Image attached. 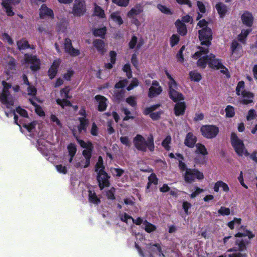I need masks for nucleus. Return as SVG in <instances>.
I'll return each instance as SVG.
<instances>
[{"label": "nucleus", "instance_id": "052dcab7", "mask_svg": "<svg viewBox=\"0 0 257 257\" xmlns=\"http://www.w3.org/2000/svg\"><path fill=\"white\" fill-rule=\"evenodd\" d=\"M90 133L93 136H97L99 133V128L95 123L93 122L90 128Z\"/></svg>", "mask_w": 257, "mask_h": 257}, {"label": "nucleus", "instance_id": "774afa93", "mask_svg": "<svg viewBox=\"0 0 257 257\" xmlns=\"http://www.w3.org/2000/svg\"><path fill=\"white\" fill-rule=\"evenodd\" d=\"M179 41V38L178 35L174 34L170 38V45L172 47L176 45Z\"/></svg>", "mask_w": 257, "mask_h": 257}, {"label": "nucleus", "instance_id": "b1692460", "mask_svg": "<svg viewBox=\"0 0 257 257\" xmlns=\"http://www.w3.org/2000/svg\"><path fill=\"white\" fill-rule=\"evenodd\" d=\"M220 188L223 192L226 193L230 191L228 185L226 183L221 180L217 181L214 184L213 190L215 192H218Z\"/></svg>", "mask_w": 257, "mask_h": 257}, {"label": "nucleus", "instance_id": "dca6fc26", "mask_svg": "<svg viewBox=\"0 0 257 257\" xmlns=\"http://www.w3.org/2000/svg\"><path fill=\"white\" fill-rule=\"evenodd\" d=\"M73 135L75 137L78 143L79 144L80 146L82 148L85 149L82 153L83 156L85 157V159H90L91 157L92 149L93 148V145L92 143L90 142H85L81 140H80L77 138V137L75 136L74 133H73Z\"/></svg>", "mask_w": 257, "mask_h": 257}, {"label": "nucleus", "instance_id": "39448f33", "mask_svg": "<svg viewBox=\"0 0 257 257\" xmlns=\"http://www.w3.org/2000/svg\"><path fill=\"white\" fill-rule=\"evenodd\" d=\"M165 74L168 79V94L170 98L174 102H177L184 99L183 95L179 91V86L167 70H165Z\"/></svg>", "mask_w": 257, "mask_h": 257}, {"label": "nucleus", "instance_id": "c756f323", "mask_svg": "<svg viewBox=\"0 0 257 257\" xmlns=\"http://www.w3.org/2000/svg\"><path fill=\"white\" fill-rule=\"evenodd\" d=\"M110 21L119 26L123 23V20L120 15V13L118 12H113L111 14Z\"/></svg>", "mask_w": 257, "mask_h": 257}, {"label": "nucleus", "instance_id": "5701e85b", "mask_svg": "<svg viewBox=\"0 0 257 257\" xmlns=\"http://www.w3.org/2000/svg\"><path fill=\"white\" fill-rule=\"evenodd\" d=\"M47 143L43 139L37 140V147L38 150L45 156L47 157L50 154V151L48 148Z\"/></svg>", "mask_w": 257, "mask_h": 257}, {"label": "nucleus", "instance_id": "bb28decb", "mask_svg": "<svg viewBox=\"0 0 257 257\" xmlns=\"http://www.w3.org/2000/svg\"><path fill=\"white\" fill-rule=\"evenodd\" d=\"M196 138L192 133H189L187 134L184 140V144L189 148L194 147L196 142Z\"/></svg>", "mask_w": 257, "mask_h": 257}, {"label": "nucleus", "instance_id": "864d4df0", "mask_svg": "<svg viewBox=\"0 0 257 257\" xmlns=\"http://www.w3.org/2000/svg\"><path fill=\"white\" fill-rule=\"evenodd\" d=\"M171 141V137L170 136H167L166 138L163 140L162 145L163 147L167 151H169L170 149L169 146Z\"/></svg>", "mask_w": 257, "mask_h": 257}, {"label": "nucleus", "instance_id": "473e14b6", "mask_svg": "<svg viewBox=\"0 0 257 257\" xmlns=\"http://www.w3.org/2000/svg\"><path fill=\"white\" fill-rule=\"evenodd\" d=\"M116 53L114 51L109 52L110 62L105 63V68L107 69H110L116 62Z\"/></svg>", "mask_w": 257, "mask_h": 257}, {"label": "nucleus", "instance_id": "ddd939ff", "mask_svg": "<svg viewBox=\"0 0 257 257\" xmlns=\"http://www.w3.org/2000/svg\"><path fill=\"white\" fill-rule=\"evenodd\" d=\"M86 11L84 0H75L73 5L71 13L75 17L83 15Z\"/></svg>", "mask_w": 257, "mask_h": 257}, {"label": "nucleus", "instance_id": "6ab92c4d", "mask_svg": "<svg viewBox=\"0 0 257 257\" xmlns=\"http://www.w3.org/2000/svg\"><path fill=\"white\" fill-rule=\"evenodd\" d=\"M64 47L65 52L72 56H77L80 53L78 49H75L72 46L71 40L68 38L65 40Z\"/></svg>", "mask_w": 257, "mask_h": 257}, {"label": "nucleus", "instance_id": "423d86ee", "mask_svg": "<svg viewBox=\"0 0 257 257\" xmlns=\"http://www.w3.org/2000/svg\"><path fill=\"white\" fill-rule=\"evenodd\" d=\"M135 246L141 257H165L162 251L161 244L159 243H150L147 244L146 248L147 253H145L146 254L143 253L138 243H135Z\"/></svg>", "mask_w": 257, "mask_h": 257}, {"label": "nucleus", "instance_id": "f8f14e48", "mask_svg": "<svg viewBox=\"0 0 257 257\" xmlns=\"http://www.w3.org/2000/svg\"><path fill=\"white\" fill-rule=\"evenodd\" d=\"M212 32L210 28H205L199 30V38L202 45H205L207 48L211 44L212 40Z\"/></svg>", "mask_w": 257, "mask_h": 257}, {"label": "nucleus", "instance_id": "7c9ffc66", "mask_svg": "<svg viewBox=\"0 0 257 257\" xmlns=\"http://www.w3.org/2000/svg\"><path fill=\"white\" fill-rule=\"evenodd\" d=\"M69 25L68 20L65 18L60 20L57 24V30L61 32H64Z\"/></svg>", "mask_w": 257, "mask_h": 257}, {"label": "nucleus", "instance_id": "0eeeda50", "mask_svg": "<svg viewBox=\"0 0 257 257\" xmlns=\"http://www.w3.org/2000/svg\"><path fill=\"white\" fill-rule=\"evenodd\" d=\"M133 142L137 149L142 152H146L147 148L152 152L154 150V139L152 135L147 138V141L140 135H137L134 139Z\"/></svg>", "mask_w": 257, "mask_h": 257}, {"label": "nucleus", "instance_id": "5fc2aeb1", "mask_svg": "<svg viewBox=\"0 0 257 257\" xmlns=\"http://www.w3.org/2000/svg\"><path fill=\"white\" fill-rule=\"evenodd\" d=\"M67 149L69 156H74L77 151L76 145L74 144L71 143L68 146Z\"/></svg>", "mask_w": 257, "mask_h": 257}, {"label": "nucleus", "instance_id": "c03bdc74", "mask_svg": "<svg viewBox=\"0 0 257 257\" xmlns=\"http://www.w3.org/2000/svg\"><path fill=\"white\" fill-rule=\"evenodd\" d=\"M196 153L205 156L207 155L208 153L205 147L201 144H197L196 145Z\"/></svg>", "mask_w": 257, "mask_h": 257}, {"label": "nucleus", "instance_id": "6e6d98bb", "mask_svg": "<svg viewBox=\"0 0 257 257\" xmlns=\"http://www.w3.org/2000/svg\"><path fill=\"white\" fill-rule=\"evenodd\" d=\"M112 2L120 7H126L130 3V0H112Z\"/></svg>", "mask_w": 257, "mask_h": 257}, {"label": "nucleus", "instance_id": "37998d69", "mask_svg": "<svg viewBox=\"0 0 257 257\" xmlns=\"http://www.w3.org/2000/svg\"><path fill=\"white\" fill-rule=\"evenodd\" d=\"M189 77L192 81L199 82L202 78L200 73L196 71H192L189 72Z\"/></svg>", "mask_w": 257, "mask_h": 257}, {"label": "nucleus", "instance_id": "bf43d9fd", "mask_svg": "<svg viewBox=\"0 0 257 257\" xmlns=\"http://www.w3.org/2000/svg\"><path fill=\"white\" fill-rule=\"evenodd\" d=\"M1 39L3 41L7 42L10 45H13L14 44V41L7 33H3Z\"/></svg>", "mask_w": 257, "mask_h": 257}, {"label": "nucleus", "instance_id": "7ed1b4c3", "mask_svg": "<svg viewBox=\"0 0 257 257\" xmlns=\"http://www.w3.org/2000/svg\"><path fill=\"white\" fill-rule=\"evenodd\" d=\"M254 235L245 228L241 227L236 234L235 246L228 249V251H235L232 255H220L218 257H246V254L243 252L246 249V245L249 243V239L254 237Z\"/></svg>", "mask_w": 257, "mask_h": 257}, {"label": "nucleus", "instance_id": "79ce46f5", "mask_svg": "<svg viewBox=\"0 0 257 257\" xmlns=\"http://www.w3.org/2000/svg\"><path fill=\"white\" fill-rule=\"evenodd\" d=\"M89 201L94 204H98L100 202L99 199L97 197L94 191L89 190Z\"/></svg>", "mask_w": 257, "mask_h": 257}, {"label": "nucleus", "instance_id": "13d9d810", "mask_svg": "<svg viewBox=\"0 0 257 257\" xmlns=\"http://www.w3.org/2000/svg\"><path fill=\"white\" fill-rule=\"evenodd\" d=\"M218 213L220 215H228L230 213V210L229 208L222 206L218 210Z\"/></svg>", "mask_w": 257, "mask_h": 257}, {"label": "nucleus", "instance_id": "f257e3e1", "mask_svg": "<svg viewBox=\"0 0 257 257\" xmlns=\"http://www.w3.org/2000/svg\"><path fill=\"white\" fill-rule=\"evenodd\" d=\"M2 84L3 86V90L2 92L0 93V101L8 109H9V110H5L6 115L8 117L14 115L15 122L20 127L21 132L22 133L25 132V131L21 127V125H22L24 128L30 133V136L32 137V133L36 125V122L33 121L32 122L26 123L23 119H20L19 120V117L16 114V111L14 108L15 97L12 92H17L19 90V86H17L14 87H12L9 83L4 80L2 81Z\"/></svg>", "mask_w": 257, "mask_h": 257}, {"label": "nucleus", "instance_id": "72a5a7b5", "mask_svg": "<svg viewBox=\"0 0 257 257\" xmlns=\"http://www.w3.org/2000/svg\"><path fill=\"white\" fill-rule=\"evenodd\" d=\"M80 124L78 126V131L81 133L82 131L86 132V128L89 123V120L84 117H80L79 118Z\"/></svg>", "mask_w": 257, "mask_h": 257}, {"label": "nucleus", "instance_id": "e2e57ef3", "mask_svg": "<svg viewBox=\"0 0 257 257\" xmlns=\"http://www.w3.org/2000/svg\"><path fill=\"white\" fill-rule=\"evenodd\" d=\"M8 59L7 67L11 70L14 69L16 67V60L12 57H9Z\"/></svg>", "mask_w": 257, "mask_h": 257}, {"label": "nucleus", "instance_id": "8fccbe9b", "mask_svg": "<svg viewBox=\"0 0 257 257\" xmlns=\"http://www.w3.org/2000/svg\"><path fill=\"white\" fill-rule=\"evenodd\" d=\"M94 15L100 18H103L105 17V14L104 10H103L100 7L95 5L94 8Z\"/></svg>", "mask_w": 257, "mask_h": 257}, {"label": "nucleus", "instance_id": "a18cd8bd", "mask_svg": "<svg viewBox=\"0 0 257 257\" xmlns=\"http://www.w3.org/2000/svg\"><path fill=\"white\" fill-rule=\"evenodd\" d=\"M241 223V219L234 218V219L227 223V226L230 229H233L234 228L238 227Z\"/></svg>", "mask_w": 257, "mask_h": 257}, {"label": "nucleus", "instance_id": "3c124183", "mask_svg": "<svg viewBox=\"0 0 257 257\" xmlns=\"http://www.w3.org/2000/svg\"><path fill=\"white\" fill-rule=\"evenodd\" d=\"M106 32L105 27L96 29L93 31V34L95 36L103 38Z\"/></svg>", "mask_w": 257, "mask_h": 257}, {"label": "nucleus", "instance_id": "c85d7f7f", "mask_svg": "<svg viewBox=\"0 0 257 257\" xmlns=\"http://www.w3.org/2000/svg\"><path fill=\"white\" fill-rule=\"evenodd\" d=\"M95 99L98 103V110L101 111H104L107 106V99L101 95H96Z\"/></svg>", "mask_w": 257, "mask_h": 257}, {"label": "nucleus", "instance_id": "2eb2a0df", "mask_svg": "<svg viewBox=\"0 0 257 257\" xmlns=\"http://www.w3.org/2000/svg\"><path fill=\"white\" fill-rule=\"evenodd\" d=\"M70 88L69 87H66L63 88L60 91V95L62 99L57 98L56 102L58 104L60 105L62 108H64L65 106H70L71 104L69 101L66 99L69 98V92Z\"/></svg>", "mask_w": 257, "mask_h": 257}, {"label": "nucleus", "instance_id": "69168bd1", "mask_svg": "<svg viewBox=\"0 0 257 257\" xmlns=\"http://www.w3.org/2000/svg\"><path fill=\"white\" fill-rule=\"evenodd\" d=\"M50 119L54 123V125H56L59 127H61L62 126L60 120L55 115L51 114Z\"/></svg>", "mask_w": 257, "mask_h": 257}, {"label": "nucleus", "instance_id": "de8ad7c7", "mask_svg": "<svg viewBox=\"0 0 257 257\" xmlns=\"http://www.w3.org/2000/svg\"><path fill=\"white\" fill-rule=\"evenodd\" d=\"M38 30L40 33L46 35L49 34L51 32V28L46 25L40 26L38 28Z\"/></svg>", "mask_w": 257, "mask_h": 257}, {"label": "nucleus", "instance_id": "4468645a", "mask_svg": "<svg viewBox=\"0 0 257 257\" xmlns=\"http://www.w3.org/2000/svg\"><path fill=\"white\" fill-rule=\"evenodd\" d=\"M200 131L202 135L207 139L215 138L219 132L218 128L212 125H203Z\"/></svg>", "mask_w": 257, "mask_h": 257}, {"label": "nucleus", "instance_id": "393cba45", "mask_svg": "<svg viewBox=\"0 0 257 257\" xmlns=\"http://www.w3.org/2000/svg\"><path fill=\"white\" fill-rule=\"evenodd\" d=\"M61 62V60L59 59L54 61L48 72L49 76L51 79H53L56 76L57 73L58 68H59Z\"/></svg>", "mask_w": 257, "mask_h": 257}, {"label": "nucleus", "instance_id": "a19ab883", "mask_svg": "<svg viewBox=\"0 0 257 257\" xmlns=\"http://www.w3.org/2000/svg\"><path fill=\"white\" fill-rule=\"evenodd\" d=\"M143 228L148 233L153 232L157 229V227L155 225L149 222L146 220H145L144 222Z\"/></svg>", "mask_w": 257, "mask_h": 257}, {"label": "nucleus", "instance_id": "aec40b11", "mask_svg": "<svg viewBox=\"0 0 257 257\" xmlns=\"http://www.w3.org/2000/svg\"><path fill=\"white\" fill-rule=\"evenodd\" d=\"M20 2V0H2V5L5 9L8 16H12L14 15L11 5L18 4Z\"/></svg>", "mask_w": 257, "mask_h": 257}, {"label": "nucleus", "instance_id": "a878e982", "mask_svg": "<svg viewBox=\"0 0 257 257\" xmlns=\"http://www.w3.org/2000/svg\"><path fill=\"white\" fill-rule=\"evenodd\" d=\"M143 11V8L140 4H137L128 12L127 16L129 18H134Z\"/></svg>", "mask_w": 257, "mask_h": 257}, {"label": "nucleus", "instance_id": "0e129e2a", "mask_svg": "<svg viewBox=\"0 0 257 257\" xmlns=\"http://www.w3.org/2000/svg\"><path fill=\"white\" fill-rule=\"evenodd\" d=\"M123 71L126 73L127 77L130 78L132 76L131 66L129 64H126L123 67Z\"/></svg>", "mask_w": 257, "mask_h": 257}, {"label": "nucleus", "instance_id": "4c0bfd02", "mask_svg": "<svg viewBox=\"0 0 257 257\" xmlns=\"http://www.w3.org/2000/svg\"><path fill=\"white\" fill-rule=\"evenodd\" d=\"M23 80L26 84L29 85L28 87V94L33 96H35L37 92L36 89L34 86L30 85L27 77L25 75L23 76Z\"/></svg>", "mask_w": 257, "mask_h": 257}, {"label": "nucleus", "instance_id": "2f4dec72", "mask_svg": "<svg viewBox=\"0 0 257 257\" xmlns=\"http://www.w3.org/2000/svg\"><path fill=\"white\" fill-rule=\"evenodd\" d=\"M185 107L184 102L177 103L174 107L175 114L177 116L183 114L184 113Z\"/></svg>", "mask_w": 257, "mask_h": 257}, {"label": "nucleus", "instance_id": "f03ea898", "mask_svg": "<svg viewBox=\"0 0 257 257\" xmlns=\"http://www.w3.org/2000/svg\"><path fill=\"white\" fill-rule=\"evenodd\" d=\"M193 56L194 59H197V65L199 67L204 68L206 65L212 68L220 69V72L227 77H229L228 69L222 64L221 60L215 58L214 55L209 54L207 48L200 47Z\"/></svg>", "mask_w": 257, "mask_h": 257}, {"label": "nucleus", "instance_id": "a211bd4d", "mask_svg": "<svg viewBox=\"0 0 257 257\" xmlns=\"http://www.w3.org/2000/svg\"><path fill=\"white\" fill-rule=\"evenodd\" d=\"M162 92V88L157 81L152 82V86L149 88L148 96L152 98L159 95Z\"/></svg>", "mask_w": 257, "mask_h": 257}, {"label": "nucleus", "instance_id": "4d7b16f0", "mask_svg": "<svg viewBox=\"0 0 257 257\" xmlns=\"http://www.w3.org/2000/svg\"><path fill=\"white\" fill-rule=\"evenodd\" d=\"M225 111L226 112V116L227 117H231L234 115L235 112L234 108L230 105H227Z\"/></svg>", "mask_w": 257, "mask_h": 257}, {"label": "nucleus", "instance_id": "c9c22d12", "mask_svg": "<svg viewBox=\"0 0 257 257\" xmlns=\"http://www.w3.org/2000/svg\"><path fill=\"white\" fill-rule=\"evenodd\" d=\"M215 7L220 17H224L227 11L226 6L224 4L219 3L216 5Z\"/></svg>", "mask_w": 257, "mask_h": 257}, {"label": "nucleus", "instance_id": "e433bc0d", "mask_svg": "<svg viewBox=\"0 0 257 257\" xmlns=\"http://www.w3.org/2000/svg\"><path fill=\"white\" fill-rule=\"evenodd\" d=\"M175 25L177 28L178 32L180 35H185L186 34V27L182 22L177 20L175 23Z\"/></svg>", "mask_w": 257, "mask_h": 257}, {"label": "nucleus", "instance_id": "49530a36", "mask_svg": "<svg viewBox=\"0 0 257 257\" xmlns=\"http://www.w3.org/2000/svg\"><path fill=\"white\" fill-rule=\"evenodd\" d=\"M148 180L149 182L147 187V189H149L152 184L156 185L158 184V179L156 175L154 173H152L148 177Z\"/></svg>", "mask_w": 257, "mask_h": 257}, {"label": "nucleus", "instance_id": "58836bf2", "mask_svg": "<svg viewBox=\"0 0 257 257\" xmlns=\"http://www.w3.org/2000/svg\"><path fill=\"white\" fill-rule=\"evenodd\" d=\"M18 48L20 50H25L29 48H31L28 41L25 39H22L17 42Z\"/></svg>", "mask_w": 257, "mask_h": 257}, {"label": "nucleus", "instance_id": "20e7f679", "mask_svg": "<svg viewBox=\"0 0 257 257\" xmlns=\"http://www.w3.org/2000/svg\"><path fill=\"white\" fill-rule=\"evenodd\" d=\"M179 161V167L182 172H184L183 174L184 179L186 183H191L194 182L195 179L201 180L203 179L204 175L202 172H200L195 169H188L186 164L183 162L184 158L181 154H177Z\"/></svg>", "mask_w": 257, "mask_h": 257}, {"label": "nucleus", "instance_id": "09e8293b", "mask_svg": "<svg viewBox=\"0 0 257 257\" xmlns=\"http://www.w3.org/2000/svg\"><path fill=\"white\" fill-rule=\"evenodd\" d=\"M30 101L33 105L35 106V111L39 116H43L45 115V112L43 109L38 105H36L35 102L31 99H30Z\"/></svg>", "mask_w": 257, "mask_h": 257}, {"label": "nucleus", "instance_id": "4be33fe9", "mask_svg": "<svg viewBox=\"0 0 257 257\" xmlns=\"http://www.w3.org/2000/svg\"><path fill=\"white\" fill-rule=\"evenodd\" d=\"M241 20L243 25L248 27H251L253 22V17L249 12H244L241 16Z\"/></svg>", "mask_w": 257, "mask_h": 257}, {"label": "nucleus", "instance_id": "1a4fd4ad", "mask_svg": "<svg viewBox=\"0 0 257 257\" xmlns=\"http://www.w3.org/2000/svg\"><path fill=\"white\" fill-rule=\"evenodd\" d=\"M244 83L243 81H239L236 88V93L240 96V101L244 104H247L252 102L254 95L253 93L244 90Z\"/></svg>", "mask_w": 257, "mask_h": 257}, {"label": "nucleus", "instance_id": "ea45409f", "mask_svg": "<svg viewBox=\"0 0 257 257\" xmlns=\"http://www.w3.org/2000/svg\"><path fill=\"white\" fill-rule=\"evenodd\" d=\"M251 31V29L249 28L247 29H242L241 33L238 36V40L241 43H244L246 38Z\"/></svg>", "mask_w": 257, "mask_h": 257}, {"label": "nucleus", "instance_id": "603ef678", "mask_svg": "<svg viewBox=\"0 0 257 257\" xmlns=\"http://www.w3.org/2000/svg\"><path fill=\"white\" fill-rule=\"evenodd\" d=\"M120 218L121 220L127 224L131 223L133 220V217L127 214L126 213L120 214Z\"/></svg>", "mask_w": 257, "mask_h": 257}, {"label": "nucleus", "instance_id": "9d476101", "mask_svg": "<svg viewBox=\"0 0 257 257\" xmlns=\"http://www.w3.org/2000/svg\"><path fill=\"white\" fill-rule=\"evenodd\" d=\"M231 142L235 152L238 156H242L244 155L248 156L249 155V153L245 149L242 141L239 139L234 133L231 134Z\"/></svg>", "mask_w": 257, "mask_h": 257}, {"label": "nucleus", "instance_id": "6e6552de", "mask_svg": "<svg viewBox=\"0 0 257 257\" xmlns=\"http://www.w3.org/2000/svg\"><path fill=\"white\" fill-rule=\"evenodd\" d=\"M103 170V159L100 156L96 165L95 171L97 173V181L101 190L105 187H108L109 185V177Z\"/></svg>", "mask_w": 257, "mask_h": 257}, {"label": "nucleus", "instance_id": "338daca9", "mask_svg": "<svg viewBox=\"0 0 257 257\" xmlns=\"http://www.w3.org/2000/svg\"><path fill=\"white\" fill-rule=\"evenodd\" d=\"M16 112L23 117H28V113L26 110L21 107L16 108Z\"/></svg>", "mask_w": 257, "mask_h": 257}, {"label": "nucleus", "instance_id": "680f3d73", "mask_svg": "<svg viewBox=\"0 0 257 257\" xmlns=\"http://www.w3.org/2000/svg\"><path fill=\"white\" fill-rule=\"evenodd\" d=\"M239 46V45L236 41H233L232 42L231 46L232 55H234L237 53L238 51Z\"/></svg>", "mask_w": 257, "mask_h": 257}, {"label": "nucleus", "instance_id": "f704fd0d", "mask_svg": "<svg viewBox=\"0 0 257 257\" xmlns=\"http://www.w3.org/2000/svg\"><path fill=\"white\" fill-rule=\"evenodd\" d=\"M93 45L96 48L97 51L103 54L105 52L104 46L105 44L103 41L99 39H96L93 42Z\"/></svg>", "mask_w": 257, "mask_h": 257}, {"label": "nucleus", "instance_id": "9b49d317", "mask_svg": "<svg viewBox=\"0 0 257 257\" xmlns=\"http://www.w3.org/2000/svg\"><path fill=\"white\" fill-rule=\"evenodd\" d=\"M23 63L30 66L31 69L33 71H37L40 68V59L36 56L32 55L25 54Z\"/></svg>", "mask_w": 257, "mask_h": 257}, {"label": "nucleus", "instance_id": "412c9836", "mask_svg": "<svg viewBox=\"0 0 257 257\" xmlns=\"http://www.w3.org/2000/svg\"><path fill=\"white\" fill-rule=\"evenodd\" d=\"M39 15L41 19L54 17L53 11L45 4H43L40 9Z\"/></svg>", "mask_w": 257, "mask_h": 257}, {"label": "nucleus", "instance_id": "cd10ccee", "mask_svg": "<svg viewBox=\"0 0 257 257\" xmlns=\"http://www.w3.org/2000/svg\"><path fill=\"white\" fill-rule=\"evenodd\" d=\"M143 44L144 42L142 39L138 40L137 37L134 36L129 43V46L131 49L136 47L138 49H139Z\"/></svg>", "mask_w": 257, "mask_h": 257}, {"label": "nucleus", "instance_id": "f3484780", "mask_svg": "<svg viewBox=\"0 0 257 257\" xmlns=\"http://www.w3.org/2000/svg\"><path fill=\"white\" fill-rule=\"evenodd\" d=\"M160 106V104H155L146 108L144 110V113L145 115L150 114V116L153 120L158 119L162 113L161 111L154 112Z\"/></svg>", "mask_w": 257, "mask_h": 257}]
</instances>
